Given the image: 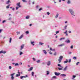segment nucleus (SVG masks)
<instances>
[{
	"label": "nucleus",
	"mask_w": 80,
	"mask_h": 80,
	"mask_svg": "<svg viewBox=\"0 0 80 80\" xmlns=\"http://www.w3.org/2000/svg\"><path fill=\"white\" fill-rule=\"evenodd\" d=\"M36 62H37V63H40V60H38V61H36Z\"/></svg>",
	"instance_id": "obj_29"
},
{
	"label": "nucleus",
	"mask_w": 80,
	"mask_h": 80,
	"mask_svg": "<svg viewBox=\"0 0 80 80\" xmlns=\"http://www.w3.org/2000/svg\"><path fill=\"white\" fill-rule=\"evenodd\" d=\"M7 53V52L6 51H4L3 52V51H1L0 52V53H3L4 54H5V53Z\"/></svg>",
	"instance_id": "obj_8"
},
{
	"label": "nucleus",
	"mask_w": 80,
	"mask_h": 80,
	"mask_svg": "<svg viewBox=\"0 0 80 80\" xmlns=\"http://www.w3.org/2000/svg\"><path fill=\"white\" fill-rule=\"evenodd\" d=\"M73 45L71 46V48H72H72H73Z\"/></svg>",
	"instance_id": "obj_53"
},
{
	"label": "nucleus",
	"mask_w": 80,
	"mask_h": 80,
	"mask_svg": "<svg viewBox=\"0 0 80 80\" xmlns=\"http://www.w3.org/2000/svg\"><path fill=\"white\" fill-rule=\"evenodd\" d=\"M22 54H23V52H20L19 55H22Z\"/></svg>",
	"instance_id": "obj_40"
},
{
	"label": "nucleus",
	"mask_w": 80,
	"mask_h": 80,
	"mask_svg": "<svg viewBox=\"0 0 80 80\" xmlns=\"http://www.w3.org/2000/svg\"><path fill=\"white\" fill-rule=\"evenodd\" d=\"M30 18V16H27L26 17V19H28Z\"/></svg>",
	"instance_id": "obj_20"
},
{
	"label": "nucleus",
	"mask_w": 80,
	"mask_h": 80,
	"mask_svg": "<svg viewBox=\"0 0 80 80\" xmlns=\"http://www.w3.org/2000/svg\"><path fill=\"white\" fill-rule=\"evenodd\" d=\"M35 43L34 42H31V44L33 45V46H34L35 45V44H33Z\"/></svg>",
	"instance_id": "obj_17"
},
{
	"label": "nucleus",
	"mask_w": 80,
	"mask_h": 80,
	"mask_svg": "<svg viewBox=\"0 0 80 80\" xmlns=\"http://www.w3.org/2000/svg\"><path fill=\"white\" fill-rule=\"evenodd\" d=\"M11 42H12V38H10L9 43H11Z\"/></svg>",
	"instance_id": "obj_28"
},
{
	"label": "nucleus",
	"mask_w": 80,
	"mask_h": 80,
	"mask_svg": "<svg viewBox=\"0 0 80 80\" xmlns=\"http://www.w3.org/2000/svg\"><path fill=\"white\" fill-rule=\"evenodd\" d=\"M23 78H27V77H28V76L26 75L25 76H23Z\"/></svg>",
	"instance_id": "obj_33"
},
{
	"label": "nucleus",
	"mask_w": 80,
	"mask_h": 80,
	"mask_svg": "<svg viewBox=\"0 0 80 80\" xmlns=\"http://www.w3.org/2000/svg\"><path fill=\"white\" fill-rule=\"evenodd\" d=\"M47 64L48 66H50L51 65V62L50 61H48Z\"/></svg>",
	"instance_id": "obj_3"
},
{
	"label": "nucleus",
	"mask_w": 80,
	"mask_h": 80,
	"mask_svg": "<svg viewBox=\"0 0 80 80\" xmlns=\"http://www.w3.org/2000/svg\"><path fill=\"white\" fill-rule=\"evenodd\" d=\"M73 78H75L76 77V76L73 75Z\"/></svg>",
	"instance_id": "obj_57"
},
{
	"label": "nucleus",
	"mask_w": 80,
	"mask_h": 80,
	"mask_svg": "<svg viewBox=\"0 0 80 80\" xmlns=\"http://www.w3.org/2000/svg\"><path fill=\"white\" fill-rule=\"evenodd\" d=\"M54 74L55 75H56V76H58V75H60V73L55 72Z\"/></svg>",
	"instance_id": "obj_4"
},
{
	"label": "nucleus",
	"mask_w": 80,
	"mask_h": 80,
	"mask_svg": "<svg viewBox=\"0 0 80 80\" xmlns=\"http://www.w3.org/2000/svg\"><path fill=\"white\" fill-rule=\"evenodd\" d=\"M64 39H65V38H61L59 40L60 41H61L62 40H64Z\"/></svg>",
	"instance_id": "obj_14"
},
{
	"label": "nucleus",
	"mask_w": 80,
	"mask_h": 80,
	"mask_svg": "<svg viewBox=\"0 0 80 80\" xmlns=\"http://www.w3.org/2000/svg\"><path fill=\"white\" fill-rule=\"evenodd\" d=\"M17 5L19 7V8L22 7V6L20 5V3L18 2V3H17Z\"/></svg>",
	"instance_id": "obj_5"
},
{
	"label": "nucleus",
	"mask_w": 80,
	"mask_h": 80,
	"mask_svg": "<svg viewBox=\"0 0 80 80\" xmlns=\"http://www.w3.org/2000/svg\"><path fill=\"white\" fill-rule=\"evenodd\" d=\"M12 10H13V11H14V10H15V8H13L12 9Z\"/></svg>",
	"instance_id": "obj_56"
},
{
	"label": "nucleus",
	"mask_w": 80,
	"mask_h": 80,
	"mask_svg": "<svg viewBox=\"0 0 80 80\" xmlns=\"http://www.w3.org/2000/svg\"><path fill=\"white\" fill-rule=\"evenodd\" d=\"M58 14H57L55 17V18H58Z\"/></svg>",
	"instance_id": "obj_23"
},
{
	"label": "nucleus",
	"mask_w": 80,
	"mask_h": 80,
	"mask_svg": "<svg viewBox=\"0 0 80 80\" xmlns=\"http://www.w3.org/2000/svg\"><path fill=\"white\" fill-rule=\"evenodd\" d=\"M26 34H28V33H29V32L27 31L26 32Z\"/></svg>",
	"instance_id": "obj_36"
},
{
	"label": "nucleus",
	"mask_w": 80,
	"mask_h": 80,
	"mask_svg": "<svg viewBox=\"0 0 80 80\" xmlns=\"http://www.w3.org/2000/svg\"><path fill=\"white\" fill-rule=\"evenodd\" d=\"M47 14L48 15H50V12H47Z\"/></svg>",
	"instance_id": "obj_42"
},
{
	"label": "nucleus",
	"mask_w": 80,
	"mask_h": 80,
	"mask_svg": "<svg viewBox=\"0 0 80 80\" xmlns=\"http://www.w3.org/2000/svg\"><path fill=\"white\" fill-rule=\"evenodd\" d=\"M2 30H3L2 29H0V33L2 32Z\"/></svg>",
	"instance_id": "obj_58"
},
{
	"label": "nucleus",
	"mask_w": 80,
	"mask_h": 80,
	"mask_svg": "<svg viewBox=\"0 0 80 80\" xmlns=\"http://www.w3.org/2000/svg\"><path fill=\"white\" fill-rule=\"evenodd\" d=\"M9 69L10 70V69H12V66H10L9 67Z\"/></svg>",
	"instance_id": "obj_39"
},
{
	"label": "nucleus",
	"mask_w": 80,
	"mask_h": 80,
	"mask_svg": "<svg viewBox=\"0 0 80 80\" xmlns=\"http://www.w3.org/2000/svg\"><path fill=\"white\" fill-rule=\"evenodd\" d=\"M23 76H22L20 77L21 79H23Z\"/></svg>",
	"instance_id": "obj_44"
},
{
	"label": "nucleus",
	"mask_w": 80,
	"mask_h": 80,
	"mask_svg": "<svg viewBox=\"0 0 80 80\" xmlns=\"http://www.w3.org/2000/svg\"><path fill=\"white\" fill-rule=\"evenodd\" d=\"M68 33H66V36H68Z\"/></svg>",
	"instance_id": "obj_60"
},
{
	"label": "nucleus",
	"mask_w": 80,
	"mask_h": 80,
	"mask_svg": "<svg viewBox=\"0 0 80 80\" xmlns=\"http://www.w3.org/2000/svg\"><path fill=\"white\" fill-rule=\"evenodd\" d=\"M69 11L70 12L71 15H73V17H75V15H74V12H73V10L72 9H69Z\"/></svg>",
	"instance_id": "obj_1"
},
{
	"label": "nucleus",
	"mask_w": 80,
	"mask_h": 80,
	"mask_svg": "<svg viewBox=\"0 0 80 80\" xmlns=\"http://www.w3.org/2000/svg\"><path fill=\"white\" fill-rule=\"evenodd\" d=\"M67 75L66 74H62L60 75L61 77H65Z\"/></svg>",
	"instance_id": "obj_10"
},
{
	"label": "nucleus",
	"mask_w": 80,
	"mask_h": 80,
	"mask_svg": "<svg viewBox=\"0 0 80 80\" xmlns=\"http://www.w3.org/2000/svg\"><path fill=\"white\" fill-rule=\"evenodd\" d=\"M32 76H34V72H32Z\"/></svg>",
	"instance_id": "obj_24"
},
{
	"label": "nucleus",
	"mask_w": 80,
	"mask_h": 80,
	"mask_svg": "<svg viewBox=\"0 0 80 80\" xmlns=\"http://www.w3.org/2000/svg\"><path fill=\"white\" fill-rule=\"evenodd\" d=\"M18 73L19 74V73H20V71L19 70H18Z\"/></svg>",
	"instance_id": "obj_61"
},
{
	"label": "nucleus",
	"mask_w": 80,
	"mask_h": 80,
	"mask_svg": "<svg viewBox=\"0 0 80 80\" xmlns=\"http://www.w3.org/2000/svg\"><path fill=\"white\" fill-rule=\"evenodd\" d=\"M33 67H31L28 70V72H30V71H32V70H33Z\"/></svg>",
	"instance_id": "obj_9"
},
{
	"label": "nucleus",
	"mask_w": 80,
	"mask_h": 80,
	"mask_svg": "<svg viewBox=\"0 0 80 80\" xmlns=\"http://www.w3.org/2000/svg\"><path fill=\"white\" fill-rule=\"evenodd\" d=\"M63 57L62 56L59 57V59H58V62L59 63H60V62H61V60L63 59Z\"/></svg>",
	"instance_id": "obj_2"
},
{
	"label": "nucleus",
	"mask_w": 80,
	"mask_h": 80,
	"mask_svg": "<svg viewBox=\"0 0 80 80\" xmlns=\"http://www.w3.org/2000/svg\"><path fill=\"white\" fill-rule=\"evenodd\" d=\"M15 74V73H13V74H11V76H14Z\"/></svg>",
	"instance_id": "obj_35"
},
{
	"label": "nucleus",
	"mask_w": 80,
	"mask_h": 80,
	"mask_svg": "<svg viewBox=\"0 0 80 80\" xmlns=\"http://www.w3.org/2000/svg\"><path fill=\"white\" fill-rule=\"evenodd\" d=\"M8 20H12V18H10L9 19H8Z\"/></svg>",
	"instance_id": "obj_54"
},
{
	"label": "nucleus",
	"mask_w": 80,
	"mask_h": 80,
	"mask_svg": "<svg viewBox=\"0 0 80 80\" xmlns=\"http://www.w3.org/2000/svg\"><path fill=\"white\" fill-rule=\"evenodd\" d=\"M42 10V8H41L39 9V11H40V10Z\"/></svg>",
	"instance_id": "obj_47"
},
{
	"label": "nucleus",
	"mask_w": 80,
	"mask_h": 80,
	"mask_svg": "<svg viewBox=\"0 0 80 80\" xmlns=\"http://www.w3.org/2000/svg\"><path fill=\"white\" fill-rule=\"evenodd\" d=\"M5 20H4L2 21V23H5Z\"/></svg>",
	"instance_id": "obj_55"
},
{
	"label": "nucleus",
	"mask_w": 80,
	"mask_h": 80,
	"mask_svg": "<svg viewBox=\"0 0 80 80\" xmlns=\"http://www.w3.org/2000/svg\"><path fill=\"white\" fill-rule=\"evenodd\" d=\"M54 55H57V53L56 52H55Z\"/></svg>",
	"instance_id": "obj_62"
},
{
	"label": "nucleus",
	"mask_w": 80,
	"mask_h": 80,
	"mask_svg": "<svg viewBox=\"0 0 80 80\" xmlns=\"http://www.w3.org/2000/svg\"><path fill=\"white\" fill-rule=\"evenodd\" d=\"M24 46H25V45L24 44H22L21 46V49H20L21 50H22V49H23V48H24Z\"/></svg>",
	"instance_id": "obj_6"
},
{
	"label": "nucleus",
	"mask_w": 80,
	"mask_h": 80,
	"mask_svg": "<svg viewBox=\"0 0 80 80\" xmlns=\"http://www.w3.org/2000/svg\"><path fill=\"white\" fill-rule=\"evenodd\" d=\"M67 25L65 26L64 29V30H66V29H67Z\"/></svg>",
	"instance_id": "obj_22"
},
{
	"label": "nucleus",
	"mask_w": 80,
	"mask_h": 80,
	"mask_svg": "<svg viewBox=\"0 0 80 80\" xmlns=\"http://www.w3.org/2000/svg\"><path fill=\"white\" fill-rule=\"evenodd\" d=\"M12 80H13L14 79V77L13 76H12L11 77Z\"/></svg>",
	"instance_id": "obj_34"
},
{
	"label": "nucleus",
	"mask_w": 80,
	"mask_h": 80,
	"mask_svg": "<svg viewBox=\"0 0 80 80\" xmlns=\"http://www.w3.org/2000/svg\"><path fill=\"white\" fill-rule=\"evenodd\" d=\"M50 50H51V51H55V49H52V48H50Z\"/></svg>",
	"instance_id": "obj_21"
},
{
	"label": "nucleus",
	"mask_w": 80,
	"mask_h": 80,
	"mask_svg": "<svg viewBox=\"0 0 80 80\" xmlns=\"http://www.w3.org/2000/svg\"><path fill=\"white\" fill-rule=\"evenodd\" d=\"M53 78H57L56 76H54L52 77Z\"/></svg>",
	"instance_id": "obj_43"
},
{
	"label": "nucleus",
	"mask_w": 80,
	"mask_h": 80,
	"mask_svg": "<svg viewBox=\"0 0 80 80\" xmlns=\"http://www.w3.org/2000/svg\"><path fill=\"white\" fill-rule=\"evenodd\" d=\"M68 68V66H67L65 67L63 69V71L65 72V71H66L67 70V68Z\"/></svg>",
	"instance_id": "obj_7"
},
{
	"label": "nucleus",
	"mask_w": 80,
	"mask_h": 80,
	"mask_svg": "<svg viewBox=\"0 0 80 80\" xmlns=\"http://www.w3.org/2000/svg\"><path fill=\"white\" fill-rule=\"evenodd\" d=\"M72 62L71 59L69 60V61H68V63H70V62Z\"/></svg>",
	"instance_id": "obj_38"
},
{
	"label": "nucleus",
	"mask_w": 80,
	"mask_h": 80,
	"mask_svg": "<svg viewBox=\"0 0 80 80\" xmlns=\"http://www.w3.org/2000/svg\"><path fill=\"white\" fill-rule=\"evenodd\" d=\"M43 52L45 54V55H46L47 54V52H46V51H45V50H43Z\"/></svg>",
	"instance_id": "obj_13"
},
{
	"label": "nucleus",
	"mask_w": 80,
	"mask_h": 80,
	"mask_svg": "<svg viewBox=\"0 0 80 80\" xmlns=\"http://www.w3.org/2000/svg\"><path fill=\"white\" fill-rule=\"evenodd\" d=\"M64 45H65V44L63 43L62 44L59 45L58 46V47H62V46H64Z\"/></svg>",
	"instance_id": "obj_12"
},
{
	"label": "nucleus",
	"mask_w": 80,
	"mask_h": 80,
	"mask_svg": "<svg viewBox=\"0 0 80 80\" xmlns=\"http://www.w3.org/2000/svg\"><path fill=\"white\" fill-rule=\"evenodd\" d=\"M23 37V35L22 34L21 35L20 37H19V39H21V38H22Z\"/></svg>",
	"instance_id": "obj_15"
},
{
	"label": "nucleus",
	"mask_w": 80,
	"mask_h": 80,
	"mask_svg": "<svg viewBox=\"0 0 80 80\" xmlns=\"http://www.w3.org/2000/svg\"><path fill=\"white\" fill-rule=\"evenodd\" d=\"M69 54H72V52H69Z\"/></svg>",
	"instance_id": "obj_63"
},
{
	"label": "nucleus",
	"mask_w": 80,
	"mask_h": 80,
	"mask_svg": "<svg viewBox=\"0 0 80 80\" xmlns=\"http://www.w3.org/2000/svg\"><path fill=\"white\" fill-rule=\"evenodd\" d=\"M68 62V60L66 59V61L64 62V63H67Z\"/></svg>",
	"instance_id": "obj_19"
},
{
	"label": "nucleus",
	"mask_w": 80,
	"mask_h": 80,
	"mask_svg": "<svg viewBox=\"0 0 80 80\" xmlns=\"http://www.w3.org/2000/svg\"><path fill=\"white\" fill-rule=\"evenodd\" d=\"M20 73H19L18 74H16V77H18V76H20Z\"/></svg>",
	"instance_id": "obj_25"
},
{
	"label": "nucleus",
	"mask_w": 80,
	"mask_h": 80,
	"mask_svg": "<svg viewBox=\"0 0 80 80\" xmlns=\"http://www.w3.org/2000/svg\"><path fill=\"white\" fill-rule=\"evenodd\" d=\"M49 53H50V55H52V53L51 52H49Z\"/></svg>",
	"instance_id": "obj_51"
},
{
	"label": "nucleus",
	"mask_w": 80,
	"mask_h": 80,
	"mask_svg": "<svg viewBox=\"0 0 80 80\" xmlns=\"http://www.w3.org/2000/svg\"><path fill=\"white\" fill-rule=\"evenodd\" d=\"M59 33V31H57L56 32V34H57V33Z\"/></svg>",
	"instance_id": "obj_45"
},
{
	"label": "nucleus",
	"mask_w": 80,
	"mask_h": 80,
	"mask_svg": "<svg viewBox=\"0 0 80 80\" xmlns=\"http://www.w3.org/2000/svg\"><path fill=\"white\" fill-rule=\"evenodd\" d=\"M17 35H18V34H20V31L18 32H17Z\"/></svg>",
	"instance_id": "obj_41"
},
{
	"label": "nucleus",
	"mask_w": 80,
	"mask_h": 80,
	"mask_svg": "<svg viewBox=\"0 0 80 80\" xmlns=\"http://www.w3.org/2000/svg\"><path fill=\"white\" fill-rule=\"evenodd\" d=\"M39 45H43V44H44V43L40 42H39Z\"/></svg>",
	"instance_id": "obj_18"
},
{
	"label": "nucleus",
	"mask_w": 80,
	"mask_h": 80,
	"mask_svg": "<svg viewBox=\"0 0 80 80\" xmlns=\"http://www.w3.org/2000/svg\"><path fill=\"white\" fill-rule=\"evenodd\" d=\"M67 32V31H66L65 32H64V33L65 34H66Z\"/></svg>",
	"instance_id": "obj_50"
},
{
	"label": "nucleus",
	"mask_w": 80,
	"mask_h": 80,
	"mask_svg": "<svg viewBox=\"0 0 80 80\" xmlns=\"http://www.w3.org/2000/svg\"><path fill=\"white\" fill-rule=\"evenodd\" d=\"M73 60H76L77 59V57H74L73 58Z\"/></svg>",
	"instance_id": "obj_30"
},
{
	"label": "nucleus",
	"mask_w": 80,
	"mask_h": 80,
	"mask_svg": "<svg viewBox=\"0 0 80 80\" xmlns=\"http://www.w3.org/2000/svg\"><path fill=\"white\" fill-rule=\"evenodd\" d=\"M67 3L68 4H70V1L68 0V1Z\"/></svg>",
	"instance_id": "obj_27"
},
{
	"label": "nucleus",
	"mask_w": 80,
	"mask_h": 80,
	"mask_svg": "<svg viewBox=\"0 0 80 80\" xmlns=\"http://www.w3.org/2000/svg\"><path fill=\"white\" fill-rule=\"evenodd\" d=\"M80 63V62H77V63H76V65H78V64Z\"/></svg>",
	"instance_id": "obj_49"
},
{
	"label": "nucleus",
	"mask_w": 80,
	"mask_h": 80,
	"mask_svg": "<svg viewBox=\"0 0 80 80\" xmlns=\"http://www.w3.org/2000/svg\"><path fill=\"white\" fill-rule=\"evenodd\" d=\"M18 63H16L15 65V66H18Z\"/></svg>",
	"instance_id": "obj_37"
},
{
	"label": "nucleus",
	"mask_w": 80,
	"mask_h": 80,
	"mask_svg": "<svg viewBox=\"0 0 80 80\" xmlns=\"http://www.w3.org/2000/svg\"><path fill=\"white\" fill-rule=\"evenodd\" d=\"M6 8H9V7L8 6H7V7H6Z\"/></svg>",
	"instance_id": "obj_52"
},
{
	"label": "nucleus",
	"mask_w": 80,
	"mask_h": 80,
	"mask_svg": "<svg viewBox=\"0 0 80 80\" xmlns=\"http://www.w3.org/2000/svg\"><path fill=\"white\" fill-rule=\"evenodd\" d=\"M10 2V0H8L7 2H6V4H9V3Z\"/></svg>",
	"instance_id": "obj_16"
},
{
	"label": "nucleus",
	"mask_w": 80,
	"mask_h": 80,
	"mask_svg": "<svg viewBox=\"0 0 80 80\" xmlns=\"http://www.w3.org/2000/svg\"><path fill=\"white\" fill-rule=\"evenodd\" d=\"M68 32H69V33H71V31H68Z\"/></svg>",
	"instance_id": "obj_64"
},
{
	"label": "nucleus",
	"mask_w": 80,
	"mask_h": 80,
	"mask_svg": "<svg viewBox=\"0 0 80 80\" xmlns=\"http://www.w3.org/2000/svg\"><path fill=\"white\" fill-rule=\"evenodd\" d=\"M58 66L59 67H62V66H61L60 64H58Z\"/></svg>",
	"instance_id": "obj_46"
},
{
	"label": "nucleus",
	"mask_w": 80,
	"mask_h": 80,
	"mask_svg": "<svg viewBox=\"0 0 80 80\" xmlns=\"http://www.w3.org/2000/svg\"><path fill=\"white\" fill-rule=\"evenodd\" d=\"M18 8H19V7H16V10H18Z\"/></svg>",
	"instance_id": "obj_48"
},
{
	"label": "nucleus",
	"mask_w": 80,
	"mask_h": 80,
	"mask_svg": "<svg viewBox=\"0 0 80 80\" xmlns=\"http://www.w3.org/2000/svg\"><path fill=\"white\" fill-rule=\"evenodd\" d=\"M65 42L66 43H70V40H66L65 41Z\"/></svg>",
	"instance_id": "obj_11"
},
{
	"label": "nucleus",
	"mask_w": 80,
	"mask_h": 80,
	"mask_svg": "<svg viewBox=\"0 0 80 80\" xmlns=\"http://www.w3.org/2000/svg\"><path fill=\"white\" fill-rule=\"evenodd\" d=\"M38 7H39V6L38 5H37V6H36V8H38Z\"/></svg>",
	"instance_id": "obj_59"
},
{
	"label": "nucleus",
	"mask_w": 80,
	"mask_h": 80,
	"mask_svg": "<svg viewBox=\"0 0 80 80\" xmlns=\"http://www.w3.org/2000/svg\"><path fill=\"white\" fill-rule=\"evenodd\" d=\"M47 75H48V74H49V73H50V72H49V71H47Z\"/></svg>",
	"instance_id": "obj_32"
},
{
	"label": "nucleus",
	"mask_w": 80,
	"mask_h": 80,
	"mask_svg": "<svg viewBox=\"0 0 80 80\" xmlns=\"http://www.w3.org/2000/svg\"><path fill=\"white\" fill-rule=\"evenodd\" d=\"M58 69L59 70H63V68H58Z\"/></svg>",
	"instance_id": "obj_26"
},
{
	"label": "nucleus",
	"mask_w": 80,
	"mask_h": 80,
	"mask_svg": "<svg viewBox=\"0 0 80 80\" xmlns=\"http://www.w3.org/2000/svg\"><path fill=\"white\" fill-rule=\"evenodd\" d=\"M22 1L23 2H26V3L27 2V1H26V0H22Z\"/></svg>",
	"instance_id": "obj_31"
}]
</instances>
